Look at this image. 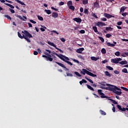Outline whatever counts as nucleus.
<instances>
[{"instance_id": "28", "label": "nucleus", "mask_w": 128, "mask_h": 128, "mask_svg": "<svg viewBox=\"0 0 128 128\" xmlns=\"http://www.w3.org/2000/svg\"><path fill=\"white\" fill-rule=\"evenodd\" d=\"M101 52L102 54H106V50L104 48H103L101 50Z\"/></svg>"}, {"instance_id": "58", "label": "nucleus", "mask_w": 128, "mask_h": 128, "mask_svg": "<svg viewBox=\"0 0 128 128\" xmlns=\"http://www.w3.org/2000/svg\"><path fill=\"white\" fill-rule=\"evenodd\" d=\"M30 22H32V24H36V22L34 20H30Z\"/></svg>"}, {"instance_id": "64", "label": "nucleus", "mask_w": 128, "mask_h": 128, "mask_svg": "<svg viewBox=\"0 0 128 128\" xmlns=\"http://www.w3.org/2000/svg\"><path fill=\"white\" fill-rule=\"evenodd\" d=\"M125 116H126L128 117V112H125Z\"/></svg>"}, {"instance_id": "26", "label": "nucleus", "mask_w": 128, "mask_h": 128, "mask_svg": "<svg viewBox=\"0 0 128 128\" xmlns=\"http://www.w3.org/2000/svg\"><path fill=\"white\" fill-rule=\"evenodd\" d=\"M112 30H114V28H112V27H106V30L107 32H108L109 30L110 32H112Z\"/></svg>"}, {"instance_id": "50", "label": "nucleus", "mask_w": 128, "mask_h": 128, "mask_svg": "<svg viewBox=\"0 0 128 128\" xmlns=\"http://www.w3.org/2000/svg\"><path fill=\"white\" fill-rule=\"evenodd\" d=\"M122 16H128V13L126 12L124 13L122 12Z\"/></svg>"}, {"instance_id": "15", "label": "nucleus", "mask_w": 128, "mask_h": 128, "mask_svg": "<svg viewBox=\"0 0 128 128\" xmlns=\"http://www.w3.org/2000/svg\"><path fill=\"white\" fill-rule=\"evenodd\" d=\"M73 20L76 22H82V19L80 18H73Z\"/></svg>"}, {"instance_id": "36", "label": "nucleus", "mask_w": 128, "mask_h": 128, "mask_svg": "<svg viewBox=\"0 0 128 128\" xmlns=\"http://www.w3.org/2000/svg\"><path fill=\"white\" fill-rule=\"evenodd\" d=\"M44 12H46L48 14H52V11L50 10H45Z\"/></svg>"}, {"instance_id": "53", "label": "nucleus", "mask_w": 128, "mask_h": 128, "mask_svg": "<svg viewBox=\"0 0 128 128\" xmlns=\"http://www.w3.org/2000/svg\"><path fill=\"white\" fill-rule=\"evenodd\" d=\"M80 34H85L86 33V31L84 30H80Z\"/></svg>"}, {"instance_id": "23", "label": "nucleus", "mask_w": 128, "mask_h": 128, "mask_svg": "<svg viewBox=\"0 0 128 128\" xmlns=\"http://www.w3.org/2000/svg\"><path fill=\"white\" fill-rule=\"evenodd\" d=\"M120 64H128V61L126 60H124V61H122L119 62Z\"/></svg>"}, {"instance_id": "33", "label": "nucleus", "mask_w": 128, "mask_h": 128, "mask_svg": "<svg viewBox=\"0 0 128 128\" xmlns=\"http://www.w3.org/2000/svg\"><path fill=\"white\" fill-rule=\"evenodd\" d=\"M122 72H124V74H128V69L126 68H124L122 70Z\"/></svg>"}, {"instance_id": "57", "label": "nucleus", "mask_w": 128, "mask_h": 128, "mask_svg": "<svg viewBox=\"0 0 128 128\" xmlns=\"http://www.w3.org/2000/svg\"><path fill=\"white\" fill-rule=\"evenodd\" d=\"M34 56H38V51H34Z\"/></svg>"}, {"instance_id": "3", "label": "nucleus", "mask_w": 128, "mask_h": 128, "mask_svg": "<svg viewBox=\"0 0 128 128\" xmlns=\"http://www.w3.org/2000/svg\"><path fill=\"white\" fill-rule=\"evenodd\" d=\"M80 74H84V76L86 74L88 76H92L93 78H96V74H94L92 72H90L84 68L82 69V71L80 72Z\"/></svg>"}, {"instance_id": "27", "label": "nucleus", "mask_w": 128, "mask_h": 128, "mask_svg": "<svg viewBox=\"0 0 128 128\" xmlns=\"http://www.w3.org/2000/svg\"><path fill=\"white\" fill-rule=\"evenodd\" d=\"M108 100H110V102H112V104H118V102H116V101L110 98H108Z\"/></svg>"}, {"instance_id": "25", "label": "nucleus", "mask_w": 128, "mask_h": 128, "mask_svg": "<svg viewBox=\"0 0 128 128\" xmlns=\"http://www.w3.org/2000/svg\"><path fill=\"white\" fill-rule=\"evenodd\" d=\"M80 84L82 86V84L84 83V84H86V82H86V80H85L84 79H82V81H80Z\"/></svg>"}, {"instance_id": "40", "label": "nucleus", "mask_w": 128, "mask_h": 128, "mask_svg": "<svg viewBox=\"0 0 128 128\" xmlns=\"http://www.w3.org/2000/svg\"><path fill=\"white\" fill-rule=\"evenodd\" d=\"M74 74H75L77 76H78L79 78H80V76H82V75H80V73H78V72H75Z\"/></svg>"}, {"instance_id": "39", "label": "nucleus", "mask_w": 128, "mask_h": 128, "mask_svg": "<svg viewBox=\"0 0 128 128\" xmlns=\"http://www.w3.org/2000/svg\"><path fill=\"white\" fill-rule=\"evenodd\" d=\"M100 113L102 116H106V112H104V111L102 110H100Z\"/></svg>"}, {"instance_id": "43", "label": "nucleus", "mask_w": 128, "mask_h": 128, "mask_svg": "<svg viewBox=\"0 0 128 128\" xmlns=\"http://www.w3.org/2000/svg\"><path fill=\"white\" fill-rule=\"evenodd\" d=\"M120 52L118 51L114 53L115 56H120Z\"/></svg>"}, {"instance_id": "22", "label": "nucleus", "mask_w": 128, "mask_h": 128, "mask_svg": "<svg viewBox=\"0 0 128 128\" xmlns=\"http://www.w3.org/2000/svg\"><path fill=\"white\" fill-rule=\"evenodd\" d=\"M15 2H18V4H22V6H26V4L24 2H22V1L20 0H15Z\"/></svg>"}, {"instance_id": "54", "label": "nucleus", "mask_w": 128, "mask_h": 128, "mask_svg": "<svg viewBox=\"0 0 128 128\" xmlns=\"http://www.w3.org/2000/svg\"><path fill=\"white\" fill-rule=\"evenodd\" d=\"M10 10L12 14H14L15 12L14 9L10 8Z\"/></svg>"}, {"instance_id": "2", "label": "nucleus", "mask_w": 128, "mask_h": 128, "mask_svg": "<svg viewBox=\"0 0 128 128\" xmlns=\"http://www.w3.org/2000/svg\"><path fill=\"white\" fill-rule=\"evenodd\" d=\"M24 32L26 36H24V34H22V36L20 32H18V38L22 39L24 38V40H26V42H30V38H32V34H30V32L26 30H24Z\"/></svg>"}, {"instance_id": "41", "label": "nucleus", "mask_w": 128, "mask_h": 128, "mask_svg": "<svg viewBox=\"0 0 128 128\" xmlns=\"http://www.w3.org/2000/svg\"><path fill=\"white\" fill-rule=\"evenodd\" d=\"M69 8H70V10H74V6H72V5L71 6H69Z\"/></svg>"}, {"instance_id": "13", "label": "nucleus", "mask_w": 128, "mask_h": 128, "mask_svg": "<svg viewBox=\"0 0 128 128\" xmlns=\"http://www.w3.org/2000/svg\"><path fill=\"white\" fill-rule=\"evenodd\" d=\"M84 48H79L77 49L76 52H78V54H82V52H84Z\"/></svg>"}, {"instance_id": "56", "label": "nucleus", "mask_w": 128, "mask_h": 128, "mask_svg": "<svg viewBox=\"0 0 128 128\" xmlns=\"http://www.w3.org/2000/svg\"><path fill=\"white\" fill-rule=\"evenodd\" d=\"M106 62H108V60H106L102 61V64H106Z\"/></svg>"}, {"instance_id": "6", "label": "nucleus", "mask_w": 128, "mask_h": 128, "mask_svg": "<svg viewBox=\"0 0 128 128\" xmlns=\"http://www.w3.org/2000/svg\"><path fill=\"white\" fill-rule=\"evenodd\" d=\"M48 44L50 46H54V48H55L56 50H59V52H62V54H64V51L62 50L61 49H60V48H58V47H56V46L54 44V43H52V42L50 41H48Z\"/></svg>"}, {"instance_id": "34", "label": "nucleus", "mask_w": 128, "mask_h": 128, "mask_svg": "<svg viewBox=\"0 0 128 128\" xmlns=\"http://www.w3.org/2000/svg\"><path fill=\"white\" fill-rule=\"evenodd\" d=\"M4 18H6L9 20H12V18L8 15L5 14L4 15Z\"/></svg>"}, {"instance_id": "45", "label": "nucleus", "mask_w": 128, "mask_h": 128, "mask_svg": "<svg viewBox=\"0 0 128 128\" xmlns=\"http://www.w3.org/2000/svg\"><path fill=\"white\" fill-rule=\"evenodd\" d=\"M98 38L101 40L102 42H104V39L102 37L99 36Z\"/></svg>"}, {"instance_id": "63", "label": "nucleus", "mask_w": 128, "mask_h": 128, "mask_svg": "<svg viewBox=\"0 0 128 128\" xmlns=\"http://www.w3.org/2000/svg\"><path fill=\"white\" fill-rule=\"evenodd\" d=\"M6 2H8V4H12V2L10 1V0H5Z\"/></svg>"}, {"instance_id": "37", "label": "nucleus", "mask_w": 128, "mask_h": 128, "mask_svg": "<svg viewBox=\"0 0 128 128\" xmlns=\"http://www.w3.org/2000/svg\"><path fill=\"white\" fill-rule=\"evenodd\" d=\"M88 4V0H83L82 4L84 5Z\"/></svg>"}, {"instance_id": "17", "label": "nucleus", "mask_w": 128, "mask_h": 128, "mask_svg": "<svg viewBox=\"0 0 128 128\" xmlns=\"http://www.w3.org/2000/svg\"><path fill=\"white\" fill-rule=\"evenodd\" d=\"M126 7L125 6H122L120 9V14L124 12V10H126Z\"/></svg>"}, {"instance_id": "62", "label": "nucleus", "mask_w": 128, "mask_h": 128, "mask_svg": "<svg viewBox=\"0 0 128 128\" xmlns=\"http://www.w3.org/2000/svg\"><path fill=\"white\" fill-rule=\"evenodd\" d=\"M121 56H123V58H126V54H124V52L122 53Z\"/></svg>"}, {"instance_id": "32", "label": "nucleus", "mask_w": 128, "mask_h": 128, "mask_svg": "<svg viewBox=\"0 0 128 128\" xmlns=\"http://www.w3.org/2000/svg\"><path fill=\"white\" fill-rule=\"evenodd\" d=\"M67 6H68V8H69L70 6H72V1H68L67 2Z\"/></svg>"}, {"instance_id": "19", "label": "nucleus", "mask_w": 128, "mask_h": 128, "mask_svg": "<svg viewBox=\"0 0 128 128\" xmlns=\"http://www.w3.org/2000/svg\"><path fill=\"white\" fill-rule=\"evenodd\" d=\"M55 63L58 64V66H61L62 68H66V66H64V64L62 63L56 62H55Z\"/></svg>"}, {"instance_id": "1", "label": "nucleus", "mask_w": 128, "mask_h": 128, "mask_svg": "<svg viewBox=\"0 0 128 128\" xmlns=\"http://www.w3.org/2000/svg\"><path fill=\"white\" fill-rule=\"evenodd\" d=\"M99 84H100V88L112 92L116 94L117 96H120L122 94L121 89L114 85L106 84V82H102L99 83Z\"/></svg>"}, {"instance_id": "18", "label": "nucleus", "mask_w": 128, "mask_h": 128, "mask_svg": "<svg viewBox=\"0 0 128 128\" xmlns=\"http://www.w3.org/2000/svg\"><path fill=\"white\" fill-rule=\"evenodd\" d=\"M92 30H94V32H97L98 34H99L100 32L98 31V28L96 26H92Z\"/></svg>"}, {"instance_id": "8", "label": "nucleus", "mask_w": 128, "mask_h": 128, "mask_svg": "<svg viewBox=\"0 0 128 128\" xmlns=\"http://www.w3.org/2000/svg\"><path fill=\"white\" fill-rule=\"evenodd\" d=\"M16 18H20V20H24V22H26V20H28V18H26V16H22L24 18H22V17L18 14H16Z\"/></svg>"}, {"instance_id": "11", "label": "nucleus", "mask_w": 128, "mask_h": 128, "mask_svg": "<svg viewBox=\"0 0 128 128\" xmlns=\"http://www.w3.org/2000/svg\"><path fill=\"white\" fill-rule=\"evenodd\" d=\"M113 44H112L110 42H107L106 44L108 46H111V47L116 46V42L114 41Z\"/></svg>"}, {"instance_id": "4", "label": "nucleus", "mask_w": 128, "mask_h": 128, "mask_svg": "<svg viewBox=\"0 0 128 128\" xmlns=\"http://www.w3.org/2000/svg\"><path fill=\"white\" fill-rule=\"evenodd\" d=\"M52 54H55V56H58V58H60V60L62 58H64L65 60H70V58L68 57H66V56L64 55H62V54H58V53L54 51H53L52 52Z\"/></svg>"}, {"instance_id": "52", "label": "nucleus", "mask_w": 128, "mask_h": 128, "mask_svg": "<svg viewBox=\"0 0 128 128\" xmlns=\"http://www.w3.org/2000/svg\"><path fill=\"white\" fill-rule=\"evenodd\" d=\"M110 36H112V34H106V38H110Z\"/></svg>"}, {"instance_id": "38", "label": "nucleus", "mask_w": 128, "mask_h": 128, "mask_svg": "<svg viewBox=\"0 0 128 128\" xmlns=\"http://www.w3.org/2000/svg\"><path fill=\"white\" fill-rule=\"evenodd\" d=\"M106 68H107L108 70H114V68L110 66H106Z\"/></svg>"}, {"instance_id": "49", "label": "nucleus", "mask_w": 128, "mask_h": 128, "mask_svg": "<svg viewBox=\"0 0 128 128\" xmlns=\"http://www.w3.org/2000/svg\"><path fill=\"white\" fill-rule=\"evenodd\" d=\"M114 74H120V71L116 70L114 71Z\"/></svg>"}, {"instance_id": "24", "label": "nucleus", "mask_w": 128, "mask_h": 128, "mask_svg": "<svg viewBox=\"0 0 128 128\" xmlns=\"http://www.w3.org/2000/svg\"><path fill=\"white\" fill-rule=\"evenodd\" d=\"M91 60H94V62H96V60H100V58L94 57V56H92Z\"/></svg>"}, {"instance_id": "7", "label": "nucleus", "mask_w": 128, "mask_h": 128, "mask_svg": "<svg viewBox=\"0 0 128 128\" xmlns=\"http://www.w3.org/2000/svg\"><path fill=\"white\" fill-rule=\"evenodd\" d=\"M122 60L121 58H115L114 59H111V62L113 64H120V62Z\"/></svg>"}, {"instance_id": "46", "label": "nucleus", "mask_w": 128, "mask_h": 128, "mask_svg": "<svg viewBox=\"0 0 128 128\" xmlns=\"http://www.w3.org/2000/svg\"><path fill=\"white\" fill-rule=\"evenodd\" d=\"M66 76H71V77L74 76V74H72L69 73V72L66 73Z\"/></svg>"}, {"instance_id": "48", "label": "nucleus", "mask_w": 128, "mask_h": 128, "mask_svg": "<svg viewBox=\"0 0 128 128\" xmlns=\"http://www.w3.org/2000/svg\"><path fill=\"white\" fill-rule=\"evenodd\" d=\"M72 60H73V62H76L77 64H80V61L76 59H74V58H72Z\"/></svg>"}, {"instance_id": "55", "label": "nucleus", "mask_w": 128, "mask_h": 128, "mask_svg": "<svg viewBox=\"0 0 128 128\" xmlns=\"http://www.w3.org/2000/svg\"><path fill=\"white\" fill-rule=\"evenodd\" d=\"M118 26H122V22H117Z\"/></svg>"}, {"instance_id": "5", "label": "nucleus", "mask_w": 128, "mask_h": 128, "mask_svg": "<svg viewBox=\"0 0 128 128\" xmlns=\"http://www.w3.org/2000/svg\"><path fill=\"white\" fill-rule=\"evenodd\" d=\"M98 92L101 98H109L110 97L106 96L104 92H102V90H98Z\"/></svg>"}, {"instance_id": "29", "label": "nucleus", "mask_w": 128, "mask_h": 128, "mask_svg": "<svg viewBox=\"0 0 128 128\" xmlns=\"http://www.w3.org/2000/svg\"><path fill=\"white\" fill-rule=\"evenodd\" d=\"M94 8H100V4H98V2H95L94 3Z\"/></svg>"}, {"instance_id": "31", "label": "nucleus", "mask_w": 128, "mask_h": 128, "mask_svg": "<svg viewBox=\"0 0 128 128\" xmlns=\"http://www.w3.org/2000/svg\"><path fill=\"white\" fill-rule=\"evenodd\" d=\"M4 4H6V6H10V8H14V6L10 4H6L4 3Z\"/></svg>"}, {"instance_id": "16", "label": "nucleus", "mask_w": 128, "mask_h": 128, "mask_svg": "<svg viewBox=\"0 0 128 128\" xmlns=\"http://www.w3.org/2000/svg\"><path fill=\"white\" fill-rule=\"evenodd\" d=\"M52 16L54 18H56L58 16V14L56 12H53L52 14Z\"/></svg>"}, {"instance_id": "21", "label": "nucleus", "mask_w": 128, "mask_h": 128, "mask_svg": "<svg viewBox=\"0 0 128 128\" xmlns=\"http://www.w3.org/2000/svg\"><path fill=\"white\" fill-rule=\"evenodd\" d=\"M99 24V27L100 28V26H106V24L105 23H104L102 22H98Z\"/></svg>"}, {"instance_id": "35", "label": "nucleus", "mask_w": 128, "mask_h": 128, "mask_svg": "<svg viewBox=\"0 0 128 128\" xmlns=\"http://www.w3.org/2000/svg\"><path fill=\"white\" fill-rule=\"evenodd\" d=\"M85 78L87 80H88L90 82L91 84H94V81L92 80V79L88 78L86 76L85 77Z\"/></svg>"}, {"instance_id": "42", "label": "nucleus", "mask_w": 128, "mask_h": 128, "mask_svg": "<svg viewBox=\"0 0 128 128\" xmlns=\"http://www.w3.org/2000/svg\"><path fill=\"white\" fill-rule=\"evenodd\" d=\"M84 14H88V10L87 8H84Z\"/></svg>"}, {"instance_id": "20", "label": "nucleus", "mask_w": 128, "mask_h": 128, "mask_svg": "<svg viewBox=\"0 0 128 128\" xmlns=\"http://www.w3.org/2000/svg\"><path fill=\"white\" fill-rule=\"evenodd\" d=\"M104 74L105 76H108L109 78H110V76H112V75L110 74L109 72L106 71L104 72Z\"/></svg>"}, {"instance_id": "60", "label": "nucleus", "mask_w": 128, "mask_h": 128, "mask_svg": "<svg viewBox=\"0 0 128 128\" xmlns=\"http://www.w3.org/2000/svg\"><path fill=\"white\" fill-rule=\"evenodd\" d=\"M64 2H60L59 3V6H64Z\"/></svg>"}, {"instance_id": "47", "label": "nucleus", "mask_w": 128, "mask_h": 128, "mask_svg": "<svg viewBox=\"0 0 128 128\" xmlns=\"http://www.w3.org/2000/svg\"><path fill=\"white\" fill-rule=\"evenodd\" d=\"M121 88H122V90H125V92H128V88H124V86H122V87H121Z\"/></svg>"}, {"instance_id": "30", "label": "nucleus", "mask_w": 128, "mask_h": 128, "mask_svg": "<svg viewBox=\"0 0 128 128\" xmlns=\"http://www.w3.org/2000/svg\"><path fill=\"white\" fill-rule=\"evenodd\" d=\"M86 86L88 88L89 90H92L93 92L94 91V89L92 87V86H90V85L86 84Z\"/></svg>"}, {"instance_id": "14", "label": "nucleus", "mask_w": 128, "mask_h": 128, "mask_svg": "<svg viewBox=\"0 0 128 128\" xmlns=\"http://www.w3.org/2000/svg\"><path fill=\"white\" fill-rule=\"evenodd\" d=\"M116 106L120 110H121V112H126V108H122V106H120V105H117Z\"/></svg>"}, {"instance_id": "44", "label": "nucleus", "mask_w": 128, "mask_h": 128, "mask_svg": "<svg viewBox=\"0 0 128 128\" xmlns=\"http://www.w3.org/2000/svg\"><path fill=\"white\" fill-rule=\"evenodd\" d=\"M38 18L39 20H44V18L42 16H38Z\"/></svg>"}, {"instance_id": "12", "label": "nucleus", "mask_w": 128, "mask_h": 128, "mask_svg": "<svg viewBox=\"0 0 128 128\" xmlns=\"http://www.w3.org/2000/svg\"><path fill=\"white\" fill-rule=\"evenodd\" d=\"M104 16H105V18H114V16L110 14H108L106 13L104 14Z\"/></svg>"}, {"instance_id": "61", "label": "nucleus", "mask_w": 128, "mask_h": 128, "mask_svg": "<svg viewBox=\"0 0 128 128\" xmlns=\"http://www.w3.org/2000/svg\"><path fill=\"white\" fill-rule=\"evenodd\" d=\"M60 40L61 42H66V39H64V38H61Z\"/></svg>"}, {"instance_id": "59", "label": "nucleus", "mask_w": 128, "mask_h": 128, "mask_svg": "<svg viewBox=\"0 0 128 128\" xmlns=\"http://www.w3.org/2000/svg\"><path fill=\"white\" fill-rule=\"evenodd\" d=\"M51 32H54V33L56 34H59V33L54 30H53Z\"/></svg>"}, {"instance_id": "9", "label": "nucleus", "mask_w": 128, "mask_h": 128, "mask_svg": "<svg viewBox=\"0 0 128 128\" xmlns=\"http://www.w3.org/2000/svg\"><path fill=\"white\" fill-rule=\"evenodd\" d=\"M61 60H63V62H66V64H69L70 66H72V63H71L70 62L68 61L69 60H66V58H64L62 57V58H61Z\"/></svg>"}, {"instance_id": "51", "label": "nucleus", "mask_w": 128, "mask_h": 128, "mask_svg": "<svg viewBox=\"0 0 128 128\" xmlns=\"http://www.w3.org/2000/svg\"><path fill=\"white\" fill-rule=\"evenodd\" d=\"M92 16H94V18H98V16H96V14L92 13Z\"/></svg>"}, {"instance_id": "10", "label": "nucleus", "mask_w": 128, "mask_h": 128, "mask_svg": "<svg viewBox=\"0 0 128 128\" xmlns=\"http://www.w3.org/2000/svg\"><path fill=\"white\" fill-rule=\"evenodd\" d=\"M42 58H46V60L49 61V62H52L53 58L50 57H48L46 55H42Z\"/></svg>"}]
</instances>
